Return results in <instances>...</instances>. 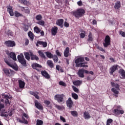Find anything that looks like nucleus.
<instances>
[{
	"mask_svg": "<svg viewBox=\"0 0 125 125\" xmlns=\"http://www.w3.org/2000/svg\"><path fill=\"white\" fill-rule=\"evenodd\" d=\"M84 62V58L79 57L75 61V63L76 64V67H82L83 68H87L88 65H87V62Z\"/></svg>",
	"mask_w": 125,
	"mask_h": 125,
	"instance_id": "f257e3e1",
	"label": "nucleus"
},
{
	"mask_svg": "<svg viewBox=\"0 0 125 125\" xmlns=\"http://www.w3.org/2000/svg\"><path fill=\"white\" fill-rule=\"evenodd\" d=\"M84 13H85V11H84V9L82 8L78 9L71 12V14H72V15L75 16V17L76 18H80L82 17V16H83Z\"/></svg>",
	"mask_w": 125,
	"mask_h": 125,
	"instance_id": "f03ea898",
	"label": "nucleus"
},
{
	"mask_svg": "<svg viewBox=\"0 0 125 125\" xmlns=\"http://www.w3.org/2000/svg\"><path fill=\"white\" fill-rule=\"evenodd\" d=\"M115 107L116 108L113 110V114L115 115H120V114L123 115L125 113L124 110L121 109L122 106L121 105H115Z\"/></svg>",
	"mask_w": 125,
	"mask_h": 125,
	"instance_id": "7ed1b4c3",
	"label": "nucleus"
},
{
	"mask_svg": "<svg viewBox=\"0 0 125 125\" xmlns=\"http://www.w3.org/2000/svg\"><path fill=\"white\" fill-rule=\"evenodd\" d=\"M103 44L104 47H108L111 44V38L109 36L107 35L105 37Z\"/></svg>",
	"mask_w": 125,
	"mask_h": 125,
	"instance_id": "20e7f679",
	"label": "nucleus"
},
{
	"mask_svg": "<svg viewBox=\"0 0 125 125\" xmlns=\"http://www.w3.org/2000/svg\"><path fill=\"white\" fill-rule=\"evenodd\" d=\"M54 99L58 101L59 103L63 102L64 101V94H57L55 95Z\"/></svg>",
	"mask_w": 125,
	"mask_h": 125,
	"instance_id": "39448f33",
	"label": "nucleus"
},
{
	"mask_svg": "<svg viewBox=\"0 0 125 125\" xmlns=\"http://www.w3.org/2000/svg\"><path fill=\"white\" fill-rule=\"evenodd\" d=\"M18 60H19V62L21 63L22 65H23V66L26 65V60H25V58H24L23 54H21L20 55H18Z\"/></svg>",
	"mask_w": 125,
	"mask_h": 125,
	"instance_id": "423d86ee",
	"label": "nucleus"
},
{
	"mask_svg": "<svg viewBox=\"0 0 125 125\" xmlns=\"http://www.w3.org/2000/svg\"><path fill=\"white\" fill-rule=\"evenodd\" d=\"M84 73L85 74H88L89 72L87 70L81 69L78 71L77 75L80 78H84Z\"/></svg>",
	"mask_w": 125,
	"mask_h": 125,
	"instance_id": "0eeeda50",
	"label": "nucleus"
},
{
	"mask_svg": "<svg viewBox=\"0 0 125 125\" xmlns=\"http://www.w3.org/2000/svg\"><path fill=\"white\" fill-rule=\"evenodd\" d=\"M2 98H3L5 100V104L6 105H9L10 103H9V99L10 98H9V96L7 95H5L4 94H3L1 95Z\"/></svg>",
	"mask_w": 125,
	"mask_h": 125,
	"instance_id": "6e6552de",
	"label": "nucleus"
},
{
	"mask_svg": "<svg viewBox=\"0 0 125 125\" xmlns=\"http://www.w3.org/2000/svg\"><path fill=\"white\" fill-rule=\"evenodd\" d=\"M5 43L8 47H13V46H15L16 45L15 42L12 41H6Z\"/></svg>",
	"mask_w": 125,
	"mask_h": 125,
	"instance_id": "1a4fd4ad",
	"label": "nucleus"
},
{
	"mask_svg": "<svg viewBox=\"0 0 125 125\" xmlns=\"http://www.w3.org/2000/svg\"><path fill=\"white\" fill-rule=\"evenodd\" d=\"M32 67L33 68V69H35V70H37V71H38V72H40L41 71V69H39V68H42V66L37 63H33L32 64Z\"/></svg>",
	"mask_w": 125,
	"mask_h": 125,
	"instance_id": "9d476101",
	"label": "nucleus"
},
{
	"mask_svg": "<svg viewBox=\"0 0 125 125\" xmlns=\"http://www.w3.org/2000/svg\"><path fill=\"white\" fill-rule=\"evenodd\" d=\"M118 67H119V65H114L110 67L109 71L110 74L113 75V74H114V72H116V71L118 70Z\"/></svg>",
	"mask_w": 125,
	"mask_h": 125,
	"instance_id": "9b49d317",
	"label": "nucleus"
},
{
	"mask_svg": "<svg viewBox=\"0 0 125 125\" xmlns=\"http://www.w3.org/2000/svg\"><path fill=\"white\" fill-rule=\"evenodd\" d=\"M66 104L69 108H72L73 105H74V102L72 100V98H69L66 101Z\"/></svg>",
	"mask_w": 125,
	"mask_h": 125,
	"instance_id": "f8f14e48",
	"label": "nucleus"
},
{
	"mask_svg": "<svg viewBox=\"0 0 125 125\" xmlns=\"http://www.w3.org/2000/svg\"><path fill=\"white\" fill-rule=\"evenodd\" d=\"M41 74L43 77H44L45 79H50V75L45 70L41 71Z\"/></svg>",
	"mask_w": 125,
	"mask_h": 125,
	"instance_id": "ddd939ff",
	"label": "nucleus"
},
{
	"mask_svg": "<svg viewBox=\"0 0 125 125\" xmlns=\"http://www.w3.org/2000/svg\"><path fill=\"white\" fill-rule=\"evenodd\" d=\"M21 119L22 120H21L20 118H17V121L19 123H20L21 124H25L26 125H27L28 121L25 119L24 116H22Z\"/></svg>",
	"mask_w": 125,
	"mask_h": 125,
	"instance_id": "4468645a",
	"label": "nucleus"
},
{
	"mask_svg": "<svg viewBox=\"0 0 125 125\" xmlns=\"http://www.w3.org/2000/svg\"><path fill=\"white\" fill-rule=\"evenodd\" d=\"M64 56L65 57H68L69 56H71V54H70V48L69 47H66L65 50L63 52Z\"/></svg>",
	"mask_w": 125,
	"mask_h": 125,
	"instance_id": "2eb2a0df",
	"label": "nucleus"
},
{
	"mask_svg": "<svg viewBox=\"0 0 125 125\" xmlns=\"http://www.w3.org/2000/svg\"><path fill=\"white\" fill-rule=\"evenodd\" d=\"M18 83L20 88L23 89L25 87V82L21 80H19Z\"/></svg>",
	"mask_w": 125,
	"mask_h": 125,
	"instance_id": "dca6fc26",
	"label": "nucleus"
},
{
	"mask_svg": "<svg viewBox=\"0 0 125 125\" xmlns=\"http://www.w3.org/2000/svg\"><path fill=\"white\" fill-rule=\"evenodd\" d=\"M35 104L36 107L39 110H42V109H43L42 105V104L37 100L35 101Z\"/></svg>",
	"mask_w": 125,
	"mask_h": 125,
	"instance_id": "f3484780",
	"label": "nucleus"
},
{
	"mask_svg": "<svg viewBox=\"0 0 125 125\" xmlns=\"http://www.w3.org/2000/svg\"><path fill=\"white\" fill-rule=\"evenodd\" d=\"M39 44L42 45L43 47H46L47 46V43L42 41H38L36 44L37 46H39Z\"/></svg>",
	"mask_w": 125,
	"mask_h": 125,
	"instance_id": "a211bd4d",
	"label": "nucleus"
},
{
	"mask_svg": "<svg viewBox=\"0 0 125 125\" xmlns=\"http://www.w3.org/2000/svg\"><path fill=\"white\" fill-rule=\"evenodd\" d=\"M119 90V89H116V88H112L111 89V91L114 93L113 95H114L116 97H118V96H119V94L120 93Z\"/></svg>",
	"mask_w": 125,
	"mask_h": 125,
	"instance_id": "6ab92c4d",
	"label": "nucleus"
},
{
	"mask_svg": "<svg viewBox=\"0 0 125 125\" xmlns=\"http://www.w3.org/2000/svg\"><path fill=\"white\" fill-rule=\"evenodd\" d=\"M4 62L6 64H8V66L11 67V68H13V69H14V70H18V67H17V66H14L13 64L10 63L9 62H8L6 60H4Z\"/></svg>",
	"mask_w": 125,
	"mask_h": 125,
	"instance_id": "aec40b11",
	"label": "nucleus"
},
{
	"mask_svg": "<svg viewBox=\"0 0 125 125\" xmlns=\"http://www.w3.org/2000/svg\"><path fill=\"white\" fill-rule=\"evenodd\" d=\"M57 31H58V28L57 27H53L51 29L52 35L53 36H55L57 34Z\"/></svg>",
	"mask_w": 125,
	"mask_h": 125,
	"instance_id": "412c9836",
	"label": "nucleus"
},
{
	"mask_svg": "<svg viewBox=\"0 0 125 125\" xmlns=\"http://www.w3.org/2000/svg\"><path fill=\"white\" fill-rule=\"evenodd\" d=\"M119 73L121 75V77H120L122 79H125V70L121 69L119 70Z\"/></svg>",
	"mask_w": 125,
	"mask_h": 125,
	"instance_id": "4be33fe9",
	"label": "nucleus"
},
{
	"mask_svg": "<svg viewBox=\"0 0 125 125\" xmlns=\"http://www.w3.org/2000/svg\"><path fill=\"white\" fill-rule=\"evenodd\" d=\"M7 11L9 12V13L10 16H13L14 15V13H13V10L12 9V7L8 6L7 7Z\"/></svg>",
	"mask_w": 125,
	"mask_h": 125,
	"instance_id": "5701e85b",
	"label": "nucleus"
},
{
	"mask_svg": "<svg viewBox=\"0 0 125 125\" xmlns=\"http://www.w3.org/2000/svg\"><path fill=\"white\" fill-rule=\"evenodd\" d=\"M31 53H32L31 51L24 53L25 58L26 59H27V60H28V61L30 60V56H31Z\"/></svg>",
	"mask_w": 125,
	"mask_h": 125,
	"instance_id": "b1692460",
	"label": "nucleus"
},
{
	"mask_svg": "<svg viewBox=\"0 0 125 125\" xmlns=\"http://www.w3.org/2000/svg\"><path fill=\"white\" fill-rule=\"evenodd\" d=\"M63 23H64V20L60 19L56 21V25H58V26H60L61 27L63 25Z\"/></svg>",
	"mask_w": 125,
	"mask_h": 125,
	"instance_id": "393cba45",
	"label": "nucleus"
},
{
	"mask_svg": "<svg viewBox=\"0 0 125 125\" xmlns=\"http://www.w3.org/2000/svg\"><path fill=\"white\" fill-rule=\"evenodd\" d=\"M115 9H119L121 8V1H118L116 2L114 6Z\"/></svg>",
	"mask_w": 125,
	"mask_h": 125,
	"instance_id": "a878e982",
	"label": "nucleus"
},
{
	"mask_svg": "<svg viewBox=\"0 0 125 125\" xmlns=\"http://www.w3.org/2000/svg\"><path fill=\"white\" fill-rule=\"evenodd\" d=\"M19 2L22 4H24V5H29V4H30V2L27 0H20Z\"/></svg>",
	"mask_w": 125,
	"mask_h": 125,
	"instance_id": "bb28decb",
	"label": "nucleus"
},
{
	"mask_svg": "<svg viewBox=\"0 0 125 125\" xmlns=\"http://www.w3.org/2000/svg\"><path fill=\"white\" fill-rule=\"evenodd\" d=\"M10 57L14 60V61H16L17 59H16V55L14 53H10L9 54Z\"/></svg>",
	"mask_w": 125,
	"mask_h": 125,
	"instance_id": "cd10ccee",
	"label": "nucleus"
},
{
	"mask_svg": "<svg viewBox=\"0 0 125 125\" xmlns=\"http://www.w3.org/2000/svg\"><path fill=\"white\" fill-rule=\"evenodd\" d=\"M111 84L112 86H113L114 87H115L117 89H118V90H120V85L117 83H115L114 82H111Z\"/></svg>",
	"mask_w": 125,
	"mask_h": 125,
	"instance_id": "c85d7f7f",
	"label": "nucleus"
},
{
	"mask_svg": "<svg viewBox=\"0 0 125 125\" xmlns=\"http://www.w3.org/2000/svg\"><path fill=\"white\" fill-rule=\"evenodd\" d=\"M47 64L48 66H49L50 68H53V67H54V64L52 61L48 60L47 61Z\"/></svg>",
	"mask_w": 125,
	"mask_h": 125,
	"instance_id": "c756f323",
	"label": "nucleus"
},
{
	"mask_svg": "<svg viewBox=\"0 0 125 125\" xmlns=\"http://www.w3.org/2000/svg\"><path fill=\"white\" fill-rule=\"evenodd\" d=\"M31 60H39V57L33 54V53H30Z\"/></svg>",
	"mask_w": 125,
	"mask_h": 125,
	"instance_id": "7c9ffc66",
	"label": "nucleus"
},
{
	"mask_svg": "<svg viewBox=\"0 0 125 125\" xmlns=\"http://www.w3.org/2000/svg\"><path fill=\"white\" fill-rule=\"evenodd\" d=\"M71 96L72 98H73V99H75V100H78V99H79V96L75 93H72L71 94Z\"/></svg>",
	"mask_w": 125,
	"mask_h": 125,
	"instance_id": "2f4dec72",
	"label": "nucleus"
},
{
	"mask_svg": "<svg viewBox=\"0 0 125 125\" xmlns=\"http://www.w3.org/2000/svg\"><path fill=\"white\" fill-rule=\"evenodd\" d=\"M83 83V82L82 81H74L73 82V84H74V85H80L81 84H82V83Z\"/></svg>",
	"mask_w": 125,
	"mask_h": 125,
	"instance_id": "473e14b6",
	"label": "nucleus"
},
{
	"mask_svg": "<svg viewBox=\"0 0 125 125\" xmlns=\"http://www.w3.org/2000/svg\"><path fill=\"white\" fill-rule=\"evenodd\" d=\"M84 119H90L91 116L90 115H89V113H88V112L85 111L84 112Z\"/></svg>",
	"mask_w": 125,
	"mask_h": 125,
	"instance_id": "72a5a7b5",
	"label": "nucleus"
},
{
	"mask_svg": "<svg viewBox=\"0 0 125 125\" xmlns=\"http://www.w3.org/2000/svg\"><path fill=\"white\" fill-rule=\"evenodd\" d=\"M30 94H31V95H33V96H35V98H36L37 99H40V96L38 95V94L33 91H30Z\"/></svg>",
	"mask_w": 125,
	"mask_h": 125,
	"instance_id": "f704fd0d",
	"label": "nucleus"
},
{
	"mask_svg": "<svg viewBox=\"0 0 125 125\" xmlns=\"http://www.w3.org/2000/svg\"><path fill=\"white\" fill-rule=\"evenodd\" d=\"M38 53H39L40 56H41V57H42V58L45 59V55H44V54H43V52H42V51L39 50L38 51Z\"/></svg>",
	"mask_w": 125,
	"mask_h": 125,
	"instance_id": "c9c22d12",
	"label": "nucleus"
},
{
	"mask_svg": "<svg viewBox=\"0 0 125 125\" xmlns=\"http://www.w3.org/2000/svg\"><path fill=\"white\" fill-rule=\"evenodd\" d=\"M28 35L30 39L31 40V41L34 40V34L32 33L31 31H30L28 33Z\"/></svg>",
	"mask_w": 125,
	"mask_h": 125,
	"instance_id": "e433bc0d",
	"label": "nucleus"
},
{
	"mask_svg": "<svg viewBox=\"0 0 125 125\" xmlns=\"http://www.w3.org/2000/svg\"><path fill=\"white\" fill-rule=\"evenodd\" d=\"M22 11L25 13H30V10L28 7H22Z\"/></svg>",
	"mask_w": 125,
	"mask_h": 125,
	"instance_id": "4c0bfd02",
	"label": "nucleus"
},
{
	"mask_svg": "<svg viewBox=\"0 0 125 125\" xmlns=\"http://www.w3.org/2000/svg\"><path fill=\"white\" fill-rule=\"evenodd\" d=\"M52 58L55 63H57L58 62V57L56 55H54Z\"/></svg>",
	"mask_w": 125,
	"mask_h": 125,
	"instance_id": "58836bf2",
	"label": "nucleus"
},
{
	"mask_svg": "<svg viewBox=\"0 0 125 125\" xmlns=\"http://www.w3.org/2000/svg\"><path fill=\"white\" fill-rule=\"evenodd\" d=\"M34 30L37 34H39V33H41V29L38 26H35L34 28Z\"/></svg>",
	"mask_w": 125,
	"mask_h": 125,
	"instance_id": "ea45409f",
	"label": "nucleus"
},
{
	"mask_svg": "<svg viewBox=\"0 0 125 125\" xmlns=\"http://www.w3.org/2000/svg\"><path fill=\"white\" fill-rule=\"evenodd\" d=\"M87 41L88 42H92V41H93V39L92 38V34L91 33V32L89 33Z\"/></svg>",
	"mask_w": 125,
	"mask_h": 125,
	"instance_id": "a19ab883",
	"label": "nucleus"
},
{
	"mask_svg": "<svg viewBox=\"0 0 125 125\" xmlns=\"http://www.w3.org/2000/svg\"><path fill=\"white\" fill-rule=\"evenodd\" d=\"M56 69L58 71H60L61 73H63V72H64V70H63L61 66H60L59 65H56Z\"/></svg>",
	"mask_w": 125,
	"mask_h": 125,
	"instance_id": "79ce46f5",
	"label": "nucleus"
},
{
	"mask_svg": "<svg viewBox=\"0 0 125 125\" xmlns=\"http://www.w3.org/2000/svg\"><path fill=\"white\" fill-rule=\"evenodd\" d=\"M70 113L73 117H78V112L76 111H71Z\"/></svg>",
	"mask_w": 125,
	"mask_h": 125,
	"instance_id": "37998d69",
	"label": "nucleus"
},
{
	"mask_svg": "<svg viewBox=\"0 0 125 125\" xmlns=\"http://www.w3.org/2000/svg\"><path fill=\"white\" fill-rule=\"evenodd\" d=\"M15 17H21L23 16V15L21 14L20 13L18 12V11L15 12Z\"/></svg>",
	"mask_w": 125,
	"mask_h": 125,
	"instance_id": "c03bdc74",
	"label": "nucleus"
},
{
	"mask_svg": "<svg viewBox=\"0 0 125 125\" xmlns=\"http://www.w3.org/2000/svg\"><path fill=\"white\" fill-rule=\"evenodd\" d=\"M37 24L41 25V26H44V24H45V22H44V21L42 20H40V21L37 22Z\"/></svg>",
	"mask_w": 125,
	"mask_h": 125,
	"instance_id": "a18cd8bd",
	"label": "nucleus"
},
{
	"mask_svg": "<svg viewBox=\"0 0 125 125\" xmlns=\"http://www.w3.org/2000/svg\"><path fill=\"white\" fill-rule=\"evenodd\" d=\"M80 38L81 39H83L84 38V37H85V31H82V33L80 34Z\"/></svg>",
	"mask_w": 125,
	"mask_h": 125,
	"instance_id": "49530a36",
	"label": "nucleus"
},
{
	"mask_svg": "<svg viewBox=\"0 0 125 125\" xmlns=\"http://www.w3.org/2000/svg\"><path fill=\"white\" fill-rule=\"evenodd\" d=\"M46 54L47 57L50 59L52 58L54 56L53 55H52V54H51V53L50 52H46Z\"/></svg>",
	"mask_w": 125,
	"mask_h": 125,
	"instance_id": "de8ad7c7",
	"label": "nucleus"
},
{
	"mask_svg": "<svg viewBox=\"0 0 125 125\" xmlns=\"http://www.w3.org/2000/svg\"><path fill=\"white\" fill-rule=\"evenodd\" d=\"M35 18L36 20H38V21H40L41 20H42V15H38L36 16Z\"/></svg>",
	"mask_w": 125,
	"mask_h": 125,
	"instance_id": "09e8293b",
	"label": "nucleus"
},
{
	"mask_svg": "<svg viewBox=\"0 0 125 125\" xmlns=\"http://www.w3.org/2000/svg\"><path fill=\"white\" fill-rule=\"evenodd\" d=\"M43 124V122L41 120H37V124L36 125H42Z\"/></svg>",
	"mask_w": 125,
	"mask_h": 125,
	"instance_id": "8fccbe9b",
	"label": "nucleus"
},
{
	"mask_svg": "<svg viewBox=\"0 0 125 125\" xmlns=\"http://www.w3.org/2000/svg\"><path fill=\"white\" fill-rule=\"evenodd\" d=\"M55 106L58 110H62V109H64V107L61 106L58 104H55Z\"/></svg>",
	"mask_w": 125,
	"mask_h": 125,
	"instance_id": "3c124183",
	"label": "nucleus"
},
{
	"mask_svg": "<svg viewBox=\"0 0 125 125\" xmlns=\"http://www.w3.org/2000/svg\"><path fill=\"white\" fill-rule=\"evenodd\" d=\"M59 84L60 85H62V86H67V84H66L65 83V82H63V81H60L59 83Z\"/></svg>",
	"mask_w": 125,
	"mask_h": 125,
	"instance_id": "603ef678",
	"label": "nucleus"
},
{
	"mask_svg": "<svg viewBox=\"0 0 125 125\" xmlns=\"http://www.w3.org/2000/svg\"><path fill=\"white\" fill-rule=\"evenodd\" d=\"M72 88L75 92H76V93H79V91H80V90H79V89H78V88H77L75 86H72Z\"/></svg>",
	"mask_w": 125,
	"mask_h": 125,
	"instance_id": "864d4df0",
	"label": "nucleus"
},
{
	"mask_svg": "<svg viewBox=\"0 0 125 125\" xmlns=\"http://www.w3.org/2000/svg\"><path fill=\"white\" fill-rule=\"evenodd\" d=\"M3 71L5 74H6V75H9V74H10V72H9V70L7 68H4L3 69Z\"/></svg>",
	"mask_w": 125,
	"mask_h": 125,
	"instance_id": "5fc2aeb1",
	"label": "nucleus"
},
{
	"mask_svg": "<svg viewBox=\"0 0 125 125\" xmlns=\"http://www.w3.org/2000/svg\"><path fill=\"white\" fill-rule=\"evenodd\" d=\"M60 120H61V121H62V122H63V123H66V119H65L64 118V117H63V116H60Z\"/></svg>",
	"mask_w": 125,
	"mask_h": 125,
	"instance_id": "6e6d98bb",
	"label": "nucleus"
},
{
	"mask_svg": "<svg viewBox=\"0 0 125 125\" xmlns=\"http://www.w3.org/2000/svg\"><path fill=\"white\" fill-rule=\"evenodd\" d=\"M56 54H57V55H58V56L61 57V53H60V52H59V50H57L56 51Z\"/></svg>",
	"mask_w": 125,
	"mask_h": 125,
	"instance_id": "4d7b16f0",
	"label": "nucleus"
},
{
	"mask_svg": "<svg viewBox=\"0 0 125 125\" xmlns=\"http://www.w3.org/2000/svg\"><path fill=\"white\" fill-rule=\"evenodd\" d=\"M120 35H121L122 37H125V32L124 31H121L120 32Z\"/></svg>",
	"mask_w": 125,
	"mask_h": 125,
	"instance_id": "13d9d810",
	"label": "nucleus"
},
{
	"mask_svg": "<svg viewBox=\"0 0 125 125\" xmlns=\"http://www.w3.org/2000/svg\"><path fill=\"white\" fill-rule=\"evenodd\" d=\"M112 123H113V120H112L111 119H108L107 120L106 124H112Z\"/></svg>",
	"mask_w": 125,
	"mask_h": 125,
	"instance_id": "bf43d9fd",
	"label": "nucleus"
},
{
	"mask_svg": "<svg viewBox=\"0 0 125 125\" xmlns=\"http://www.w3.org/2000/svg\"><path fill=\"white\" fill-rule=\"evenodd\" d=\"M98 49L99 50H100V51H102L103 52H105V50L103 49V48L101 47H98Z\"/></svg>",
	"mask_w": 125,
	"mask_h": 125,
	"instance_id": "052dcab7",
	"label": "nucleus"
},
{
	"mask_svg": "<svg viewBox=\"0 0 125 125\" xmlns=\"http://www.w3.org/2000/svg\"><path fill=\"white\" fill-rule=\"evenodd\" d=\"M44 103L46 105H49L50 104V102H49V101H47V100H45L44 101Z\"/></svg>",
	"mask_w": 125,
	"mask_h": 125,
	"instance_id": "680f3d73",
	"label": "nucleus"
},
{
	"mask_svg": "<svg viewBox=\"0 0 125 125\" xmlns=\"http://www.w3.org/2000/svg\"><path fill=\"white\" fill-rule=\"evenodd\" d=\"M1 117H6L7 118V114L3 113V112H1V114H0Z\"/></svg>",
	"mask_w": 125,
	"mask_h": 125,
	"instance_id": "e2e57ef3",
	"label": "nucleus"
},
{
	"mask_svg": "<svg viewBox=\"0 0 125 125\" xmlns=\"http://www.w3.org/2000/svg\"><path fill=\"white\" fill-rule=\"evenodd\" d=\"M77 4L78 5H79V6H82V5H83V2L81 0H80L77 2Z\"/></svg>",
	"mask_w": 125,
	"mask_h": 125,
	"instance_id": "0e129e2a",
	"label": "nucleus"
},
{
	"mask_svg": "<svg viewBox=\"0 0 125 125\" xmlns=\"http://www.w3.org/2000/svg\"><path fill=\"white\" fill-rule=\"evenodd\" d=\"M22 116L26 118V119H29V116H28V115L27 114L25 113H23Z\"/></svg>",
	"mask_w": 125,
	"mask_h": 125,
	"instance_id": "69168bd1",
	"label": "nucleus"
},
{
	"mask_svg": "<svg viewBox=\"0 0 125 125\" xmlns=\"http://www.w3.org/2000/svg\"><path fill=\"white\" fill-rule=\"evenodd\" d=\"M64 27H66V28H68V27H69V23H68L66 21L64 22Z\"/></svg>",
	"mask_w": 125,
	"mask_h": 125,
	"instance_id": "338daca9",
	"label": "nucleus"
},
{
	"mask_svg": "<svg viewBox=\"0 0 125 125\" xmlns=\"http://www.w3.org/2000/svg\"><path fill=\"white\" fill-rule=\"evenodd\" d=\"M28 44H29V39H26L25 42V45H28Z\"/></svg>",
	"mask_w": 125,
	"mask_h": 125,
	"instance_id": "774afa93",
	"label": "nucleus"
}]
</instances>
